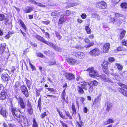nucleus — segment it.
Instances as JSON below:
<instances>
[{
  "mask_svg": "<svg viewBox=\"0 0 127 127\" xmlns=\"http://www.w3.org/2000/svg\"><path fill=\"white\" fill-rule=\"evenodd\" d=\"M11 111L13 117L20 123L23 127H28L29 124L27 119L25 117L20 115L21 110H19L15 107L11 106Z\"/></svg>",
  "mask_w": 127,
  "mask_h": 127,
  "instance_id": "obj_1",
  "label": "nucleus"
},
{
  "mask_svg": "<svg viewBox=\"0 0 127 127\" xmlns=\"http://www.w3.org/2000/svg\"><path fill=\"white\" fill-rule=\"evenodd\" d=\"M35 37L38 40L43 42L47 45L52 47L57 51H60L61 50V48H58L56 45H54L51 42H49L45 40V39L42 37L38 35L36 36Z\"/></svg>",
  "mask_w": 127,
  "mask_h": 127,
  "instance_id": "obj_2",
  "label": "nucleus"
},
{
  "mask_svg": "<svg viewBox=\"0 0 127 127\" xmlns=\"http://www.w3.org/2000/svg\"><path fill=\"white\" fill-rule=\"evenodd\" d=\"M81 86L83 87L84 89L85 90H87L88 88L89 87L90 85L92 86H96L98 84V82L94 80L89 82V83H87L85 81H83L81 83Z\"/></svg>",
  "mask_w": 127,
  "mask_h": 127,
  "instance_id": "obj_3",
  "label": "nucleus"
},
{
  "mask_svg": "<svg viewBox=\"0 0 127 127\" xmlns=\"http://www.w3.org/2000/svg\"><path fill=\"white\" fill-rule=\"evenodd\" d=\"M94 68L93 67L89 68L87 70V71H89V74L90 76L92 77H95L96 76L98 77L99 75L97 72L93 70Z\"/></svg>",
  "mask_w": 127,
  "mask_h": 127,
  "instance_id": "obj_4",
  "label": "nucleus"
},
{
  "mask_svg": "<svg viewBox=\"0 0 127 127\" xmlns=\"http://www.w3.org/2000/svg\"><path fill=\"white\" fill-rule=\"evenodd\" d=\"M18 101V103L19 104L20 108L23 109V111H25V109L26 107V103L24 102L23 98L21 97H19L18 98H17Z\"/></svg>",
  "mask_w": 127,
  "mask_h": 127,
  "instance_id": "obj_5",
  "label": "nucleus"
},
{
  "mask_svg": "<svg viewBox=\"0 0 127 127\" xmlns=\"http://www.w3.org/2000/svg\"><path fill=\"white\" fill-rule=\"evenodd\" d=\"M100 52L99 49L97 48H95L90 51L89 52V54L92 56L96 57L99 55Z\"/></svg>",
  "mask_w": 127,
  "mask_h": 127,
  "instance_id": "obj_6",
  "label": "nucleus"
},
{
  "mask_svg": "<svg viewBox=\"0 0 127 127\" xmlns=\"http://www.w3.org/2000/svg\"><path fill=\"white\" fill-rule=\"evenodd\" d=\"M21 90L22 93L26 97H29V94L28 90L26 86L24 85H22L21 87Z\"/></svg>",
  "mask_w": 127,
  "mask_h": 127,
  "instance_id": "obj_7",
  "label": "nucleus"
},
{
  "mask_svg": "<svg viewBox=\"0 0 127 127\" xmlns=\"http://www.w3.org/2000/svg\"><path fill=\"white\" fill-rule=\"evenodd\" d=\"M96 6L100 8L105 9L107 7V4L104 1H100L97 3Z\"/></svg>",
  "mask_w": 127,
  "mask_h": 127,
  "instance_id": "obj_8",
  "label": "nucleus"
},
{
  "mask_svg": "<svg viewBox=\"0 0 127 127\" xmlns=\"http://www.w3.org/2000/svg\"><path fill=\"white\" fill-rule=\"evenodd\" d=\"M73 54L76 57L80 59H82L85 57L84 53L81 52H74Z\"/></svg>",
  "mask_w": 127,
  "mask_h": 127,
  "instance_id": "obj_9",
  "label": "nucleus"
},
{
  "mask_svg": "<svg viewBox=\"0 0 127 127\" xmlns=\"http://www.w3.org/2000/svg\"><path fill=\"white\" fill-rule=\"evenodd\" d=\"M0 114L5 118H6L8 115L6 109L1 105L0 106Z\"/></svg>",
  "mask_w": 127,
  "mask_h": 127,
  "instance_id": "obj_10",
  "label": "nucleus"
},
{
  "mask_svg": "<svg viewBox=\"0 0 127 127\" xmlns=\"http://www.w3.org/2000/svg\"><path fill=\"white\" fill-rule=\"evenodd\" d=\"M115 16L116 17H117L116 20V23L115 24H116L119 25L122 22V20L120 17H122V15L118 13H116L115 14Z\"/></svg>",
  "mask_w": 127,
  "mask_h": 127,
  "instance_id": "obj_11",
  "label": "nucleus"
},
{
  "mask_svg": "<svg viewBox=\"0 0 127 127\" xmlns=\"http://www.w3.org/2000/svg\"><path fill=\"white\" fill-rule=\"evenodd\" d=\"M110 48V44L108 43L105 44L103 46V51L104 53H106L108 52V50Z\"/></svg>",
  "mask_w": 127,
  "mask_h": 127,
  "instance_id": "obj_12",
  "label": "nucleus"
},
{
  "mask_svg": "<svg viewBox=\"0 0 127 127\" xmlns=\"http://www.w3.org/2000/svg\"><path fill=\"white\" fill-rule=\"evenodd\" d=\"M65 77L67 79L69 80H71L74 79V75L72 74L68 73H65Z\"/></svg>",
  "mask_w": 127,
  "mask_h": 127,
  "instance_id": "obj_13",
  "label": "nucleus"
},
{
  "mask_svg": "<svg viewBox=\"0 0 127 127\" xmlns=\"http://www.w3.org/2000/svg\"><path fill=\"white\" fill-rule=\"evenodd\" d=\"M67 62L71 64L78 63V62L75 59L72 58H68L66 59Z\"/></svg>",
  "mask_w": 127,
  "mask_h": 127,
  "instance_id": "obj_14",
  "label": "nucleus"
},
{
  "mask_svg": "<svg viewBox=\"0 0 127 127\" xmlns=\"http://www.w3.org/2000/svg\"><path fill=\"white\" fill-rule=\"evenodd\" d=\"M1 78L3 80L7 81L9 79V76L8 74L3 73L2 74Z\"/></svg>",
  "mask_w": 127,
  "mask_h": 127,
  "instance_id": "obj_15",
  "label": "nucleus"
},
{
  "mask_svg": "<svg viewBox=\"0 0 127 127\" xmlns=\"http://www.w3.org/2000/svg\"><path fill=\"white\" fill-rule=\"evenodd\" d=\"M100 97L98 96L95 98L93 104L96 105H98L100 103Z\"/></svg>",
  "mask_w": 127,
  "mask_h": 127,
  "instance_id": "obj_16",
  "label": "nucleus"
},
{
  "mask_svg": "<svg viewBox=\"0 0 127 127\" xmlns=\"http://www.w3.org/2000/svg\"><path fill=\"white\" fill-rule=\"evenodd\" d=\"M7 95V93L6 92H2L0 94V99L4 100L5 99Z\"/></svg>",
  "mask_w": 127,
  "mask_h": 127,
  "instance_id": "obj_17",
  "label": "nucleus"
},
{
  "mask_svg": "<svg viewBox=\"0 0 127 127\" xmlns=\"http://www.w3.org/2000/svg\"><path fill=\"white\" fill-rule=\"evenodd\" d=\"M81 86H78L77 87L78 88L77 89V91L80 94H83L84 93V91L83 88L84 89L83 87H82L81 86V85H80Z\"/></svg>",
  "mask_w": 127,
  "mask_h": 127,
  "instance_id": "obj_18",
  "label": "nucleus"
},
{
  "mask_svg": "<svg viewBox=\"0 0 127 127\" xmlns=\"http://www.w3.org/2000/svg\"><path fill=\"white\" fill-rule=\"evenodd\" d=\"M6 46L5 44V43L1 44L0 46V54H2L4 52Z\"/></svg>",
  "mask_w": 127,
  "mask_h": 127,
  "instance_id": "obj_19",
  "label": "nucleus"
},
{
  "mask_svg": "<svg viewBox=\"0 0 127 127\" xmlns=\"http://www.w3.org/2000/svg\"><path fill=\"white\" fill-rule=\"evenodd\" d=\"M19 25L21 26L24 29V30L25 32L26 31L27 28L26 26L24 24V23L21 20H19Z\"/></svg>",
  "mask_w": 127,
  "mask_h": 127,
  "instance_id": "obj_20",
  "label": "nucleus"
},
{
  "mask_svg": "<svg viewBox=\"0 0 127 127\" xmlns=\"http://www.w3.org/2000/svg\"><path fill=\"white\" fill-rule=\"evenodd\" d=\"M120 32V33L119 36L120 38V39L121 40L124 37L126 33V31L123 30H121Z\"/></svg>",
  "mask_w": 127,
  "mask_h": 127,
  "instance_id": "obj_21",
  "label": "nucleus"
},
{
  "mask_svg": "<svg viewBox=\"0 0 127 127\" xmlns=\"http://www.w3.org/2000/svg\"><path fill=\"white\" fill-rule=\"evenodd\" d=\"M101 65L104 72H107L108 71V64H101Z\"/></svg>",
  "mask_w": 127,
  "mask_h": 127,
  "instance_id": "obj_22",
  "label": "nucleus"
},
{
  "mask_svg": "<svg viewBox=\"0 0 127 127\" xmlns=\"http://www.w3.org/2000/svg\"><path fill=\"white\" fill-rule=\"evenodd\" d=\"M71 109L73 111L72 116L75 115L76 113V111L75 105L73 103L72 104Z\"/></svg>",
  "mask_w": 127,
  "mask_h": 127,
  "instance_id": "obj_23",
  "label": "nucleus"
},
{
  "mask_svg": "<svg viewBox=\"0 0 127 127\" xmlns=\"http://www.w3.org/2000/svg\"><path fill=\"white\" fill-rule=\"evenodd\" d=\"M33 9V8L28 7L24 9L23 10L26 13H28L31 12Z\"/></svg>",
  "mask_w": 127,
  "mask_h": 127,
  "instance_id": "obj_24",
  "label": "nucleus"
},
{
  "mask_svg": "<svg viewBox=\"0 0 127 127\" xmlns=\"http://www.w3.org/2000/svg\"><path fill=\"white\" fill-rule=\"evenodd\" d=\"M119 91L123 95L126 96H127V91L122 88H120L119 90Z\"/></svg>",
  "mask_w": 127,
  "mask_h": 127,
  "instance_id": "obj_25",
  "label": "nucleus"
},
{
  "mask_svg": "<svg viewBox=\"0 0 127 127\" xmlns=\"http://www.w3.org/2000/svg\"><path fill=\"white\" fill-rule=\"evenodd\" d=\"M92 17L93 18H95L97 20H100V17L99 15L96 13H92L91 15Z\"/></svg>",
  "mask_w": 127,
  "mask_h": 127,
  "instance_id": "obj_26",
  "label": "nucleus"
},
{
  "mask_svg": "<svg viewBox=\"0 0 127 127\" xmlns=\"http://www.w3.org/2000/svg\"><path fill=\"white\" fill-rule=\"evenodd\" d=\"M64 15H62L61 16L58 22L59 24H62L64 23V22H65L64 19Z\"/></svg>",
  "mask_w": 127,
  "mask_h": 127,
  "instance_id": "obj_27",
  "label": "nucleus"
},
{
  "mask_svg": "<svg viewBox=\"0 0 127 127\" xmlns=\"http://www.w3.org/2000/svg\"><path fill=\"white\" fill-rule=\"evenodd\" d=\"M65 89L63 91L61 95V97L63 100L64 101H65V96L66 95V93L65 92Z\"/></svg>",
  "mask_w": 127,
  "mask_h": 127,
  "instance_id": "obj_28",
  "label": "nucleus"
},
{
  "mask_svg": "<svg viewBox=\"0 0 127 127\" xmlns=\"http://www.w3.org/2000/svg\"><path fill=\"white\" fill-rule=\"evenodd\" d=\"M113 122L114 120L111 119H109L107 121L104 122V124L105 125H107L110 123H112Z\"/></svg>",
  "mask_w": 127,
  "mask_h": 127,
  "instance_id": "obj_29",
  "label": "nucleus"
},
{
  "mask_svg": "<svg viewBox=\"0 0 127 127\" xmlns=\"http://www.w3.org/2000/svg\"><path fill=\"white\" fill-rule=\"evenodd\" d=\"M34 3L35 4L37 5L38 6L40 7H46L45 5L43 4L40 2H37L34 1Z\"/></svg>",
  "mask_w": 127,
  "mask_h": 127,
  "instance_id": "obj_30",
  "label": "nucleus"
},
{
  "mask_svg": "<svg viewBox=\"0 0 127 127\" xmlns=\"http://www.w3.org/2000/svg\"><path fill=\"white\" fill-rule=\"evenodd\" d=\"M76 125L78 127H82L84 125V123L82 121H80L79 122H76Z\"/></svg>",
  "mask_w": 127,
  "mask_h": 127,
  "instance_id": "obj_31",
  "label": "nucleus"
},
{
  "mask_svg": "<svg viewBox=\"0 0 127 127\" xmlns=\"http://www.w3.org/2000/svg\"><path fill=\"white\" fill-rule=\"evenodd\" d=\"M20 85V84L19 82H17L15 83V84L14 86V88L15 89V90H17Z\"/></svg>",
  "mask_w": 127,
  "mask_h": 127,
  "instance_id": "obj_32",
  "label": "nucleus"
},
{
  "mask_svg": "<svg viewBox=\"0 0 127 127\" xmlns=\"http://www.w3.org/2000/svg\"><path fill=\"white\" fill-rule=\"evenodd\" d=\"M85 29L88 34H90L91 33V31L88 26H86Z\"/></svg>",
  "mask_w": 127,
  "mask_h": 127,
  "instance_id": "obj_33",
  "label": "nucleus"
},
{
  "mask_svg": "<svg viewBox=\"0 0 127 127\" xmlns=\"http://www.w3.org/2000/svg\"><path fill=\"white\" fill-rule=\"evenodd\" d=\"M76 80L77 81H81L80 82L79 81L78 82V84H80V85H81V82H82L83 81H84L82 80V78H81L79 76H78L77 77Z\"/></svg>",
  "mask_w": 127,
  "mask_h": 127,
  "instance_id": "obj_34",
  "label": "nucleus"
},
{
  "mask_svg": "<svg viewBox=\"0 0 127 127\" xmlns=\"http://www.w3.org/2000/svg\"><path fill=\"white\" fill-rule=\"evenodd\" d=\"M32 127H38V124L34 118L33 120Z\"/></svg>",
  "mask_w": 127,
  "mask_h": 127,
  "instance_id": "obj_35",
  "label": "nucleus"
},
{
  "mask_svg": "<svg viewBox=\"0 0 127 127\" xmlns=\"http://www.w3.org/2000/svg\"><path fill=\"white\" fill-rule=\"evenodd\" d=\"M41 98L40 97L38 100V107L39 108L40 111L41 110Z\"/></svg>",
  "mask_w": 127,
  "mask_h": 127,
  "instance_id": "obj_36",
  "label": "nucleus"
},
{
  "mask_svg": "<svg viewBox=\"0 0 127 127\" xmlns=\"http://www.w3.org/2000/svg\"><path fill=\"white\" fill-rule=\"evenodd\" d=\"M28 113L30 114H32L33 112L32 107L28 108Z\"/></svg>",
  "mask_w": 127,
  "mask_h": 127,
  "instance_id": "obj_37",
  "label": "nucleus"
},
{
  "mask_svg": "<svg viewBox=\"0 0 127 127\" xmlns=\"http://www.w3.org/2000/svg\"><path fill=\"white\" fill-rule=\"evenodd\" d=\"M117 67L118 69L120 70H121L123 69V66L120 64H115Z\"/></svg>",
  "mask_w": 127,
  "mask_h": 127,
  "instance_id": "obj_38",
  "label": "nucleus"
},
{
  "mask_svg": "<svg viewBox=\"0 0 127 127\" xmlns=\"http://www.w3.org/2000/svg\"><path fill=\"white\" fill-rule=\"evenodd\" d=\"M118 84L119 86H120L122 88H123L125 89H126L127 88V86L126 85L123 84L121 83H118Z\"/></svg>",
  "mask_w": 127,
  "mask_h": 127,
  "instance_id": "obj_39",
  "label": "nucleus"
},
{
  "mask_svg": "<svg viewBox=\"0 0 127 127\" xmlns=\"http://www.w3.org/2000/svg\"><path fill=\"white\" fill-rule=\"evenodd\" d=\"M122 8H127V3L126 2L122 3L121 5Z\"/></svg>",
  "mask_w": 127,
  "mask_h": 127,
  "instance_id": "obj_40",
  "label": "nucleus"
},
{
  "mask_svg": "<svg viewBox=\"0 0 127 127\" xmlns=\"http://www.w3.org/2000/svg\"><path fill=\"white\" fill-rule=\"evenodd\" d=\"M65 114L66 115L68 118L69 119H72V116L70 115L68 112L65 111Z\"/></svg>",
  "mask_w": 127,
  "mask_h": 127,
  "instance_id": "obj_41",
  "label": "nucleus"
},
{
  "mask_svg": "<svg viewBox=\"0 0 127 127\" xmlns=\"http://www.w3.org/2000/svg\"><path fill=\"white\" fill-rule=\"evenodd\" d=\"M26 81L27 87L29 88L31 85V83L30 81L28 80L27 78L26 79Z\"/></svg>",
  "mask_w": 127,
  "mask_h": 127,
  "instance_id": "obj_42",
  "label": "nucleus"
},
{
  "mask_svg": "<svg viewBox=\"0 0 127 127\" xmlns=\"http://www.w3.org/2000/svg\"><path fill=\"white\" fill-rule=\"evenodd\" d=\"M55 34L56 35V36L60 40L62 39V37L60 35V34L59 33L57 32H56Z\"/></svg>",
  "mask_w": 127,
  "mask_h": 127,
  "instance_id": "obj_43",
  "label": "nucleus"
},
{
  "mask_svg": "<svg viewBox=\"0 0 127 127\" xmlns=\"http://www.w3.org/2000/svg\"><path fill=\"white\" fill-rule=\"evenodd\" d=\"M60 122L63 127H68L67 124L63 122V121H60Z\"/></svg>",
  "mask_w": 127,
  "mask_h": 127,
  "instance_id": "obj_44",
  "label": "nucleus"
},
{
  "mask_svg": "<svg viewBox=\"0 0 127 127\" xmlns=\"http://www.w3.org/2000/svg\"><path fill=\"white\" fill-rule=\"evenodd\" d=\"M116 20H115L114 18H110L109 22L110 23L112 22L113 24H114V22L116 21Z\"/></svg>",
  "mask_w": 127,
  "mask_h": 127,
  "instance_id": "obj_45",
  "label": "nucleus"
},
{
  "mask_svg": "<svg viewBox=\"0 0 127 127\" xmlns=\"http://www.w3.org/2000/svg\"><path fill=\"white\" fill-rule=\"evenodd\" d=\"M122 44L123 45L127 46V40L124 39L122 41Z\"/></svg>",
  "mask_w": 127,
  "mask_h": 127,
  "instance_id": "obj_46",
  "label": "nucleus"
},
{
  "mask_svg": "<svg viewBox=\"0 0 127 127\" xmlns=\"http://www.w3.org/2000/svg\"><path fill=\"white\" fill-rule=\"evenodd\" d=\"M112 106V104L111 103H108L107 104V110L109 111Z\"/></svg>",
  "mask_w": 127,
  "mask_h": 127,
  "instance_id": "obj_47",
  "label": "nucleus"
},
{
  "mask_svg": "<svg viewBox=\"0 0 127 127\" xmlns=\"http://www.w3.org/2000/svg\"><path fill=\"white\" fill-rule=\"evenodd\" d=\"M5 19V16L3 14H0V21H3Z\"/></svg>",
  "mask_w": 127,
  "mask_h": 127,
  "instance_id": "obj_48",
  "label": "nucleus"
},
{
  "mask_svg": "<svg viewBox=\"0 0 127 127\" xmlns=\"http://www.w3.org/2000/svg\"><path fill=\"white\" fill-rule=\"evenodd\" d=\"M59 14V12L56 11H54L53 12H52L51 14V15L52 16H56L57 15H58Z\"/></svg>",
  "mask_w": 127,
  "mask_h": 127,
  "instance_id": "obj_49",
  "label": "nucleus"
},
{
  "mask_svg": "<svg viewBox=\"0 0 127 127\" xmlns=\"http://www.w3.org/2000/svg\"><path fill=\"white\" fill-rule=\"evenodd\" d=\"M123 50V48L122 47H118L117 49H115L114 51L115 52H117V51H121Z\"/></svg>",
  "mask_w": 127,
  "mask_h": 127,
  "instance_id": "obj_50",
  "label": "nucleus"
},
{
  "mask_svg": "<svg viewBox=\"0 0 127 127\" xmlns=\"http://www.w3.org/2000/svg\"><path fill=\"white\" fill-rule=\"evenodd\" d=\"M94 43L93 42H92L89 44L85 45V47L86 48L89 47L94 45Z\"/></svg>",
  "mask_w": 127,
  "mask_h": 127,
  "instance_id": "obj_51",
  "label": "nucleus"
},
{
  "mask_svg": "<svg viewBox=\"0 0 127 127\" xmlns=\"http://www.w3.org/2000/svg\"><path fill=\"white\" fill-rule=\"evenodd\" d=\"M42 22L44 24L47 25L50 23V21L48 20H46V21H42Z\"/></svg>",
  "mask_w": 127,
  "mask_h": 127,
  "instance_id": "obj_52",
  "label": "nucleus"
},
{
  "mask_svg": "<svg viewBox=\"0 0 127 127\" xmlns=\"http://www.w3.org/2000/svg\"><path fill=\"white\" fill-rule=\"evenodd\" d=\"M27 106L28 108H30L32 107L31 105V104L30 102L29 101V100H28L27 102Z\"/></svg>",
  "mask_w": 127,
  "mask_h": 127,
  "instance_id": "obj_53",
  "label": "nucleus"
},
{
  "mask_svg": "<svg viewBox=\"0 0 127 127\" xmlns=\"http://www.w3.org/2000/svg\"><path fill=\"white\" fill-rule=\"evenodd\" d=\"M74 6V4L69 3L68 4V5L66 7V8H68L69 7H70Z\"/></svg>",
  "mask_w": 127,
  "mask_h": 127,
  "instance_id": "obj_54",
  "label": "nucleus"
},
{
  "mask_svg": "<svg viewBox=\"0 0 127 127\" xmlns=\"http://www.w3.org/2000/svg\"><path fill=\"white\" fill-rule=\"evenodd\" d=\"M37 55V56L41 57V58H43L44 57V55L42 54L39 53H36Z\"/></svg>",
  "mask_w": 127,
  "mask_h": 127,
  "instance_id": "obj_55",
  "label": "nucleus"
},
{
  "mask_svg": "<svg viewBox=\"0 0 127 127\" xmlns=\"http://www.w3.org/2000/svg\"><path fill=\"white\" fill-rule=\"evenodd\" d=\"M89 87H90L89 88V91L90 93H91L93 91V87L92 86L90 85L89 86Z\"/></svg>",
  "mask_w": 127,
  "mask_h": 127,
  "instance_id": "obj_56",
  "label": "nucleus"
},
{
  "mask_svg": "<svg viewBox=\"0 0 127 127\" xmlns=\"http://www.w3.org/2000/svg\"><path fill=\"white\" fill-rule=\"evenodd\" d=\"M101 78L104 80L105 81H107V79H106L105 77V76L104 75H102L101 76Z\"/></svg>",
  "mask_w": 127,
  "mask_h": 127,
  "instance_id": "obj_57",
  "label": "nucleus"
},
{
  "mask_svg": "<svg viewBox=\"0 0 127 127\" xmlns=\"http://www.w3.org/2000/svg\"><path fill=\"white\" fill-rule=\"evenodd\" d=\"M70 12L69 11L67 10H66L65 12V15L66 16H68L70 14Z\"/></svg>",
  "mask_w": 127,
  "mask_h": 127,
  "instance_id": "obj_58",
  "label": "nucleus"
},
{
  "mask_svg": "<svg viewBox=\"0 0 127 127\" xmlns=\"http://www.w3.org/2000/svg\"><path fill=\"white\" fill-rule=\"evenodd\" d=\"M87 17L86 15L84 13L82 14L81 15V17L83 19H85Z\"/></svg>",
  "mask_w": 127,
  "mask_h": 127,
  "instance_id": "obj_59",
  "label": "nucleus"
},
{
  "mask_svg": "<svg viewBox=\"0 0 127 127\" xmlns=\"http://www.w3.org/2000/svg\"><path fill=\"white\" fill-rule=\"evenodd\" d=\"M46 89H47L50 92H54V90L53 88H46Z\"/></svg>",
  "mask_w": 127,
  "mask_h": 127,
  "instance_id": "obj_60",
  "label": "nucleus"
},
{
  "mask_svg": "<svg viewBox=\"0 0 127 127\" xmlns=\"http://www.w3.org/2000/svg\"><path fill=\"white\" fill-rule=\"evenodd\" d=\"M109 60L110 62L112 63L115 61V59L113 57H110L109 58Z\"/></svg>",
  "mask_w": 127,
  "mask_h": 127,
  "instance_id": "obj_61",
  "label": "nucleus"
},
{
  "mask_svg": "<svg viewBox=\"0 0 127 127\" xmlns=\"http://www.w3.org/2000/svg\"><path fill=\"white\" fill-rule=\"evenodd\" d=\"M88 109L86 107H85L83 108V111L85 113H87V112Z\"/></svg>",
  "mask_w": 127,
  "mask_h": 127,
  "instance_id": "obj_62",
  "label": "nucleus"
},
{
  "mask_svg": "<svg viewBox=\"0 0 127 127\" xmlns=\"http://www.w3.org/2000/svg\"><path fill=\"white\" fill-rule=\"evenodd\" d=\"M46 116V112H45L44 113L42 114H41V117L42 119H43Z\"/></svg>",
  "mask_w": 127,
  "mask_h": 127,
  "instance_id": "obj_63",
  "label": "nucleus"
},
{
  "mask_svg": "<svg viewBox=\"0 0 127 127\" xmlns=\"http://www.w3.org/2000/svg\"><path fill=\"white\" fill-rule=\"evenodd\" d=\"M29 51V49L28 48L26 49L25 51H24L23 54L25 55L27 53H28V52Z\"/></svg>",
  "mask_w": 127,
  "mask_h": 127,
  "instance_id": "obj_64",
  "label": "nucleus"
}]
</instances>
